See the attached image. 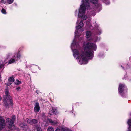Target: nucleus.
I'll return each mask as SVG.
<instances>
[{
  "label": "nucleus",
  "instance_id": "nucleus-1",
  "mask_svg": "<svg viewBox=\"0 0 131 131\" xmlns=\"http://www.w3.org/2000/svg\"><path fill=\"white\" fill-rule=\"evenodd\" d=\"M89 0L81 1L82 3L79 10L78 19L77 22V25L76 26V30L75 33V38L71 46L73 56L76 59L78 58V63L81 65L86 64L88 63L87 57L88 59L92 58L94 54L92 50L95 51L97 48L96 44L90 43L86 41L84 42L83 45L84 53H81L78 50H73L74 48L79 47L77 38L79 37V34L84 30V29L82 28L84 26L82 21L85 20L87 18L85 13L86 9L89 7Z\"/></svg>",
  "mask_w": 131,
  "mask_h": 131
},
{
  "label": "nucleus",
  "instance_id": "nucleus-2",
  "mask_svg": "<svg viewBox=\"0 0 131 131\" xmlns=\"http://www.w3.org/2000/svg\"><path fill=\"white\" fill-rule=\"evenodd\" d=\"M15 118V116L14 115L13 116L12 119L8 118L6 120V122L8 124V128L11 130H14L15 129L14 124Z\"/></svg>",
  "mask_w": 131,
  "mask_h": 131
},
{
  "label": "nucleus",
  "instance_id": "nucleus-3",
  "mask_svg": "<svg viewBox=\"0 0 131 131\" xmlns=\"http://www.w3.org/2000/svg\"><path fill=\"white\" fill-rule=\"evenodd\" d=\"M5 93L6 94V99H5L3 102L6 106H7L8 104L12 103V101L11 99V97L10 95V94L8 91V89L7 88H6L5 90Z\"/></svg>",
  "mask_w": 131,
  "mask_h": 131
},
{
  "label": "nucleus",
  "instance_id": "nucleus-4",
  "mask_svg": "<svg viewBox=\"0 0 131 131\" xmlns=\"http://www.w3.org/2000/svg\"><path fill=\"white\" fill-rule=\"evenodd\" d=\"M42 119L45 124H47L48 123H51L52 125H56L58 123L57 121H53L51 119H48L47 117L45 116L42 117Z\"/></svg>",
  "mask_w": 131,
  "mask_h": 131
},
{
  "label": "nucleus",
  "instance_id": "nucleus-5",
  "mask_svg": "<svg viewBox=\"0 0 131 131\" xmlns=\"http://www.w3.org/2000/svg\"><path fill=\"white\" fill-rule=\"evenodd\" d=\"M11 54L9 53L7 55L6 57L3 60H0V68H2L8 62L9 58L11 56Z\"/></svg>",
  "mask_w": 131,
  "mask_h": 131
},
{
  "label": "nucleus",
  "instance_id": "nucleus-6",
  "mask_svg": "<svg viewBox=\"0 0 131 131\" xmlns=\"http://www.w3.org/2000/svg\"><path fill=\"white\" fill-rule=\"evenodd\" d=\"M126 88L125 87V85L120 84L118 88V91L122 95V94L125 93L126 92Z\"/></svg>",
  "mask_w": 131,
  "mask_h": 131
},
{
  "label": "nucleus",
  "instance_id": "nucleus-7",
  "mask_svg": "<svg viewBox=\"0 0 131 131\" xmlns=\"http://www.w3.org/2000/svg\"><path fill=\"white\" fill-rule=\"evenodd\" d=\"M92 3L94 4H96L95 5V9L96 10V11L99 10V9H100L101 8V5L97 3V0H90Z\"/></svg>",
  "mask_w": 131,
  "mask_h": 131
},
{
  "label": "nucleus",
  "instance_id": "nucleus-8",
  "mask_svg": "<svg viewBox=\"0 0 131 131\" xmlns=\"http://www.w3.org/2000/svg\"><path fill=\"white\" fill-rule=\"evenodd\" d=\"M26 121L28 123L31 125L35 124L38 122L37 120L32 118H27L26 119Z\"/></svg>",
  "mask_w": 131,
  "mask_h": 131
},
{
  "label": "nucleus",
  "instance_id": "nucleus-9",
  "mask_svg": "<svg viewBox=\"0 0 131 131\" xmlns=\"http://www.w3.org/2000/svg\"><path fill=\"white\" fill-rule=\"evenodd\" d=\"M40 109L39 104L38 103H36L35 105L34 111L35 112H38Z\"/></svg>",
  "mask_w": 131,
  "mask_h": 131
},
{
  "label": "nucleus",
  "instance_id": "nucleus-10",
  "mask_svg": "<svg viewBox=\"0 0 131 131\" xmlns=\"http://www.w3.org/2000/svg\"><path fill=\"white\" fill-rule=\"evenodd\" d=\"M56 108V107H52V110H50L49 114L50 115H52L53 114H55Z\"/></svg>",
  "mask_w": 131,
  "mask_h": 131
},
{
  "label": "nucleus",
  "instance_id": "nucleus-11",
  "mask_svg": "<svg viewBox=\"0 0 131 131\" xmlns=\"http://www.w3.org/2000/svg\"><path fill=\"white\" fill-rule=\"evenodd\" d=\"M18 59H16V58L15 56H14L13 58H11L9 61L8 62V64H10L16 62Z\"/></svg>",
  "mask_w": 131,
  "mask_h": 131
},
{
  "label": "nucleus",
  "instance_id": "nucleus-12",
  "mask_svg": "<svg viewBox=\"0 0 131 131\" xmlns=\"http://www.w3.org/2000/svg\"><path fill=\"white\" fill-rule=\"evenodd\" d=\"M14 79L13 77H10L8 79V81L9 83L6 84L7 85L9 86L12 83L14 82Z\"/></svg>",
  "mask_w": 131,
  "mask_h": 131
},
{
  "label": "nucleus",
  "instance_id": "nucleus-13",
  "mask_svg": "<svg viewBox=\"0 0 131 131\" xmlns=\"http://www.w3.org/2000/svg\"><path fill=\"white\" fill-rule=\"evenodd\" d=\"M33 131H42L41 128L38 126H35L34 127Z\"/></svg>",
  "mask_w": 131,
  "mask_h": 131
},
{
  "label": "nucleus",
  "instance_id": "nucleus-14",
  "mask_svg": "<svg viewBox=\"0 0 131 131\" xmlns=\"http://www.w3.org/2000/svg\"><path fill=\"white\" fill-rule=\"evenodd\" d=\"M127 123L129 126V127L128 128V131H131V119H129L128 120Z\"/></svg>",
  "mask_w": 131,
  "mask_h": 131
},
{
  "label": "nucleus",
  "instance_id": "nucleus-15",
  "mask_svg": "<svg viewBox=\"0 0 131 131\" xmlns=\"http://www.w3.org/2000/svg\"><path fill=\"white\" fill-rule=\"evenodd\" d=\"M86 35L87 36V37L88 39V40H90V39H88V38H89L90 37V36L91 35V33L90 31H87L86 32Z\"/></svg>",
  "mask_w": 131,
  "mask_h": 131
},
{
  "label": "nucleus",
  "instance_id": "nucleus-16",
  "mask_svg": "<svg viewBox=\"0 0 131 131\" xmlns=\"http://www.w3.org/2000/svg\"><path fill=\"white\" fill-rule=\"evenodd\" d=\"M14 56H15L17 59L18 58L20 59L21 57V55L19 53L16 54Z\"/></svg>",
  "mask_w": 131,
  "mask_h": 131
},
{
  "label": "nucleus",
  "instance_id": "nucleus-17",
  "mask_svg": "<svg viewBox=\"0 0 131 131\" xmlns=\"http://www.w3.org/2000/svg\"><path fill=\"white\" fill-rule=\"evenodd\" d=\"M47 131H54V130L52 127L49 126L48 128Z\"/></svg>",
  "mask_w": 131,
  "mask_h": 131
},
{
  "label": "nucleus",
  "instance_id": "nucleus-18",
  "mask_svg": "<svg viewBox=\"0 0 131 131\" xmlns=\"http://www.w3.org/2000/svg\"><path fill=\"white\" fill-rule=\"evenodd\" d=\"M21 83L20 81H19L18 80H17L16 82H15V84L17 85H19Z\"/></svg>",
  "mask_w": 131,
  "mask_h": 131
},
{
  "label": "nucleus",
  "instance_id": "nucleus-19",
  "mask_svg": "<svg viewBox=\"0 0 131 131\" xmlns=\"http://www.w3.org/2000/svg\"><path fill=\"white\" fill-rule=\"evenodd\" d=\"M20 126L23 128H26L27 127V126L26 125H24L23 124H21L20 125Z\"/></svg>",
  "mask_w": 131,
  "mask_h": 131
},
{
  "label": "nucleus",
  "instance_id": "nucleus-20",
  "mask_svg": "<svg viewBox=\"0 0 131 131\" xmlns=\"http://www.w3.org/2000/svg\"><path fill=\"white\" fill-rule=\"evenodd\" d=\"M2 12L4 14H6V10L4 9H2L1 10Z\"/></svg>",
  "mask_w": 131,
  "mask_h": 131
},
{
  "label": "nucleus",
  "instance_id": "nucleus-21",
  "mask_svg": "<svg viewBox=\"0 0 131 131\" xmlns=\"http://www.w3.org/2000/svg\"><path fill=\"white\" fill-rule=\"evenodd\" d=\"M13 1V0H7V3L9 4L12 3Z\"/></svg>",
  "mask_w": 131,
  "mask_h": 131
},
{
  "label": "nucleus",
  "instance_id": "nucleus-22",
  "mask_svg": "<svg viewBox=\"0 0 131 131\" xmlns=\"http://www.w3.org/2000/svg\"><path fill=\"white\" fill-rule=\"evenodd\" d=\"M62 130L63 131H68V129L66 128H63L62 129Z\"/></svg>",
  "mask_w": 131,
  "mask_h": 131
},
{
  "label": "nucleus",
  "instance_id": "nucleus-23",
  "mask_svg": "<svg viewBox=\"0 0 131 131\" xmlns=\"http://www.w3.org/2000/svg\"><path fill=\"white\" fill-rule=\"evenodd\" d=\"M98 38H97V39H94L93 40V41L95 42H96L98 40Z\"/></svg>",
  "mask_w": 131,
  "mask_h": 131
},
{
  "label": "nucleus",
  "instance_id": "nucleus-24",
  "mask_svg": "<svg viewBox=\"0 0 131 131\" xmlns=\"http://www.w3.org/2000/svg\"><path fill=\"white\" fill-rule=\"evenodd\" d=\"M55 131H60V130L58 128L56 129Z\"/></svg>",
  "mask_w": 131,
  "mask_h": 131
},
{
  "label": "nucleus",
  "instance_id": "nucleus-25",
  "mask_svg": "<svg viewBox=\"0 0 131 131\" xmlns=\"http://www.w3.org/2000/svg\"><path fill=\"white\" fill-rule=\"evenodd\" d=\"M20 89V88L19 87H18L16 88V89L17 90H18L19 89Z\"/></svg>",
  "mask_w": 131,
  "mask_h": 131
},
{
  "label": "nucleus",
  "instance_id": "nucleus-26",
  "mask_svg": "<svg viewBox=\"0 0 131 131\" xmlns=\"http://www.w3.org/2000/svg\"><path fill=\"white\" fill-rule=\"evenodd\" d=\"M109 2L108 1L107 2V3H105L106 4H109Z\"/></svg>",
  "mask_w": 131,
  "mask_h": 131
},
{
  "label": "nucleus",
  "instance_id": "nucleus-27",
  "mask_svg": "<svg viewBox=\"0 0 131 131\" xmlns=\"http://www.w3.org/2000/svg\"><path fill=\"white\" fill-rule=\"evenodd\" d=\"M101 33V32H100V33H97V34H100Z\"/></svg>",
  "mask_w": 131,
  "mask_h": 131
},
{
  "label": "nucleus",
  "instance_id": "nucleus-28",
  "mask_svg": "<svg viewBox=\"0 0 131 131\" xmlns=\"http://www.w3.org/2000/svg\"><path fill=\"white\" fill-rule=\"evenodd\" d=\"M89 20H91V18H90L89 19Z\"/></svg>",
  "mask_w": 131,
  "mask_h": 131
},
{
  "label": "nucleus",
  "instance_id": "nucleus-29",
  "mask_svg": "<svg viewBox=\"0 0 131 131\" xmlns=\"http://www.w3.org/2000/svg\"><path fill=\"white\" fill-rule=\"evenodd\" d=\"M1 97H0V100H1Z\"/></svg>",
  "mask_w": 131,
  "mask_h": 131
}]
</instances>
